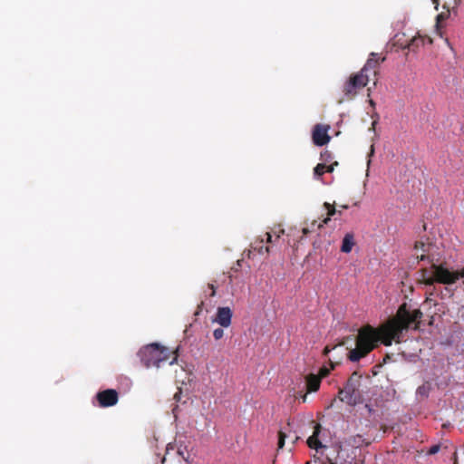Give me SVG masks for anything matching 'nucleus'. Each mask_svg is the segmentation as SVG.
Segmentation results:
<instances>
[{
	"label": "nucleus",
	"instance_id": "f03ea898",
	"mask_svg": "<svg viewBox=\"0 0 464 464\" xmlns=\"http://www.w3.org/2000/svg\"><path fill=\"white\" fill-rule=\"evenodd\" d=\"M138 355L143 365L147 368L152 366L160 367L161 362H167L169 359H171L169 364H173L178 359L177 353L171 352L156 343L142 347L139 351Z\"/></svg>",
	"mask_w": 464,
	"mask_h": 464
},
{
	"label": "nucleus",
	"instance_id": "ea45409f",
	"mask_svg": "<svg viewBox=\"0 0 464 464\" xmlns=\"http://www.w3.org/2000/svg\"><path fill=\"white\" fill-rule=\"evenodd\" d=\"M433 4L436 5V8H438L439 5V0H432Z\"/></svg>",
	"mask_w": 464,
	"mask_h": 464
},
{
	"label": "nucleus",
	"instance_id": "bb28decb",
	"mask_svg": "<svg viewBox=\"0 0 464 464\" xmlns=\"http://www.w3.org/2000/svg\"><path fill=\"white\" fill-rule=\"evenodd\" d=\"M329 373H330V369L324 366L319 370V374L317 376L321 377V379H322V378L326 377Z\"/></svg>",
	"mask_w": 464,
	"mask_h": 464
},
{
	"label": "nucleus",
	"instance_id": "4468645a",
	"mask_svg": "<svg viewBox=\"0 0 464 464\" xmlns=\"http://www.w3.org/2000/svg\"><path fill=\"white\" fill-rule=\"evenodd\" d=\"M251 247L258 254L269 253L270 246H265V238H258L251 244Z\"/></svg>",
	"mask_w": 464,
	"mask_h": 464
},
{
	"label": "nucleus",
	"instance_id": "5701e85b",
	"mask_svg": "<svg viewBox=\"0 0 464 464\" xmlns=\"http://www.w3.org/2000/svg\"><path fill=\"white\" fill-rule=\"evenodd\" d=\"M429 391H430L429 385L423 384L418 388L417 394L421 397H428Z\"/></svg>",
	"mask_w": 464,
	"mask_h": 464
},
{
	"label": "nucleus",
	"instance_id": "412c9836",
	"mask_svg": "<svg viewBox=\"0 0 464 464\" xmlns=\"http://www.w3.org/2000/svg\"><path fill=\"white\" fill-rule=\"evenodd\" d=\"M353 443L356 447H361L362 445L368 446L371 442L369 440L365 441V440L361 435H357L353 438Z\"/></svg>",
	"mask_w": 464,
	"mask_h": 464
},
{
	"label": "nucleus",
	"instance_id": "f704fd0d",
	"mask_svg": "<svg viewBox=\"0 0 464 464\" xmlns=\"http://www.w3.org/2000/svg\"><path fill=\"white\" fill-rule=\"evenodd\" d=\"M330 353V349L328 346H326L324 349V354L326 355Z\"/></svg>",
	"mask_w": 464,
	"mask_h": 464
},
{
	"label": "nucleus",
	"instance_id": "2eb2a0df",
	"mask_svg": "<svg viewBox=\"0 0 464 464\" xmlns=\"http://www.w3.org/2000/svg\"><path fill=\"white\" fill-rule=\"evenodd\" d=\"M414 248L416 250V255L418 258H420V260H425L426 258H428V256L424 253L428 251L429 246H427L425 243L416 242Z\"/></svg>",
	"mask_w": 464,
	"mask_h": 464
},
{
	"label": "nucleus",
	"instance_id": "473e14b6",
	"mask_svg": "<svg viewBox=\"0 0 464 464\" xmlns=\"http://www.w3.org/2000/svg\"><path fill=\"white\" fill-rule=\"evenodd\" d=\"M180 396H181V389H178V392L174 394V400L176 401H180Z\"/></svg>",
	"mask_w": 464,
	"mask_h": 464
},
{
	"label": "nucleus",
	"instance_id": "a211bd4d",
	"mask_svg": "<svg viewBox=\"0 0 464 464\" xmlns=\"http://www.w3.org/2000/svg\"><path fill=\"white\" fill-rule=\"evenodd\" d=\"M404 37H405L404 34H396L394 36V43H393V44L395 46H398V47L401 48V49H407L406 44L409 43V41L405 40Z\"/></svg>",
	"mask_w": 464,
	"mask_h": 464
},
{
	"label": "nucleus",
	"instance_id": "a878e982",
	"mask_svg": "<svg viewBox=\"0 0 464 464\" xmlns=\"http://www.w3.org/2000/svg\"><path fill=\"white\" fill-rule=\"evenodd\" d=\"M285 437H286V435L285 432L279 431V434H278V448L279 449H282L284 447Z\"/></svg>",
	"mask_w": 464,
	"mask_h": 464
},
{
	"label": "nucleus",
	"instance_id": "dca6fc26",
	"mask_svg": "<svg viewBox=\"0 0 464 464\" xmlns=\"http://www.w3.org/2000/svg\"><path fill=\"white\" fill-rule=\"evenodd\" d=\"M324 223H323V220H313L311 224L302 229L303 235L307 236L309 233L315 231L316 229H320Z\"/></svg>",
	"mask_w": 464,
	"mask_h": 464
},
{
	"label": "nucleus",
	"instance_id": "6ab92c4d",
	"mask_svg": "<svg viewBox=\"0 0 464 464\" xmlns=\"http://www.w3.org/2000/svg\"><path fill=\"white\" fill-rule=\"evenodd\" d=\"M420 273H421V278H420V282L426 285H430L428 283H427V280L429 278H432V270L430 271L429 269L427 268H423L420 270Z\"/></svg>",
	"mask_w": 464,
	"mask_h": 464
},
{
	"label": "nucleus",
	"instance_id": "2f4dec72",
	"mask_svg": "<svg viewBox=\"0 0 464 464\" xmlns=\"http://www.w3.org/2000/svg\"><path fill=\"white\" fill-rule=\"evenodd\" d=\"M439 450H440V446H438V445L432 446L430 449L429 453L430 454H435V453H437L439 451Z\"/></svg>",
	"mask_w": 464,
	"mask_h": 464
},
{
	"label": "nucleus",
	"instance_id": "423d86ee",
	"mask_svg": "<svg viewBox=\"0 0 464 464\" xmlns=\"http://www.w3.org/2000/svg\"><path fill=\"white\" fill-rule=\"evenodd\" d=\"M98 404L102 408H108L117 404L119 393L114 389H107L96 394Z\"/></svg>",
	"mask_w": 464,
	"mask_h": 464
},
{
	"label": "nucleus",
	"instance_id": "f3484780",
	"mask_svg": "<svg viewBox=\"0 0 464 464\" xmlns=\"http://www.w3.org/2000/svg\"><path fill=\"white\" fill-rule=\"evenodd\" d=\"M324 208L327 210V216L323 218V223L327 224L330 221L331 217L334 216L337 213V210L334 207V205H332L328 202H325L324 204ZM339 214H341V211H338Z\"/></svg>",
	"mask_w": 464,
	"mask_h": 464
},
{
	"label": "nucleus",
	"instance_id": "ddd939ff",
	"mask_svg": "<svg viewBox=\"0 0 464 464\" xmlns=\"http://www.w3.org/2000/svg\"><path fill=\"white\" fill-rule=\"evenodd\" d=\"M425 44V39L420 35L413 36L409 43L406 44V47L409 51L417 52L418 49Z\"/></svg>",
	"mask_w": 464,
	"mask_h": 464
},
{
	"label": "nucleus",
	"instance_id": "b1692460",
	"mask_svg": "<svg viewBox=\"0 0 464 464\" xmlns=\"http://www.w3.org/2000/svg\"><path fill=\"white\" fill-rule=\"evenodd\" d=\"M454 464H464V451L454 453Z\"/></svg>",
	"mask_w": 464,
	"mask_h": 464
},
{
	"label": "nucleus",
	"instance_id": "393cba45",
	"mask_svg": "<svg viewBox=\"0 0 464 464\" xmlns=\"http://www.w3.org/2000/svg\"><path fill=\"white\" fill-rule=\"evenodd\" d=\"M213 336L215 340H220L224 336V330L222 328H217L213 331Z\"/></svg>",
	"mask_w": 464,
	"mask_h": 464
},
{
	"label": "nucleus",
	"instance_id": "e433bc0d",
	"mask_svg": "<svg viewBox=\"0 0 464 464\" xmlns=\"http://www.w3.org/2000/svg\"><path fill=\"white\" fill-rule=\"evenodd\" d=\"M444 18V15L443 14H440L437 16V21L439 22L440 19H443Z\"/></svg>",
	"mask_w": 464,
	"mask_h": 464
},
{
	"label": "nucleus",
	"instance_id": "4be33fe9",
	"mask_svg": "<svg viewBox=\"0 0 464 464\" xmlns=\"http://www.w3.org/2000/svg\"><path fill=\"white\" fill-rule=\"evenodd\" d=\"M262 238H265V243L272 244L273 245V244L276 243L279 240L280 234L276 235L275 239H273L272 235L269 232H266V233H265V235L263 236Z\"/></svg>",
	"mask_w": 464,
	"mask_h": 464
},
{
	"label": "nucleus",
	"instance_id": "aec40b11",
	"mask_svg": "<svg viewBox=\"0 0 464 464\" xmlns=\"http://www.w3.org/2000/svg\"><path fill=\"white\" fill-rule=\"evenodd\" d=\"M326 165L324 164V163H318L314 169V173L316 177H321L324 174V172H326Z\"/></svg>",
	"mask_w": 464,
	"mask_h": 464
},
{
	"label": "nucleus",
	"instance_id": "c85d7f7f",
	"mask_svg": "<svg viewBox=\"0 0 464 464\" xmlns=\"http://www.w3.org/2000/svg\"><path fill=\"white\" fill-rule=\"evenodd\" d=\"M337 165H338V162L335 161L334 163H333V164H331L329 166H326V169H325L326 172H329V173L333 172L334 169V167L337 166Z\"/></svg>",
	"mask_w": 464,
	"mask_h": 464
},
{
	"label": "nucleus",
	"instance_id": "6e6552de",
	"mask_svg": "<svg viewBox=\"0 0 464 464\" xmlns=\"http://www.w3.org/2000/svg\"><path fill=\"white\" fill-rule=\"evenodd\" d=\"M232 315L233 313L229 307H218L212 322L218 324L224 328H227L231 325Z\"/></svg>",
	"mask_w": 464,
	"mask_h": 464
},
{
	"label": "nucleus",
	"instance_id": "c9c22d12",
	"mask_svg": "<svg viewBox=\"0 0 464 464\" xmlns=\"http://www.w3.org/2000/svg\"><path fill=\"white\" fill-rule=\"evenodd\" d=\"M306 398H307V394H306V393L303 394V395L301 396L302 401H303V402H305V401H306Z\"/></svg>",
	"mask_w": 464,
	"mask_h": 464
},
{
	"label": "nucleus",
	"instance_id": "7c9ffc66",
	"mask_svg": "<svg viewBox=\"0 0 464 464\" xmlns=\"http://www.w3.org/2000/svg\"><path fill=\"white\" fill-rule=\"evenodd\" d=\"M203 306H204V301H201L198 304V307H197V311L195 312V315H198L199 313L202 311L203 309Z\"/></svg>",
	"mask_w": 464,
	"mask_h": 464
},
{
	"label": "nucleus",
	"instance_id": "f257e3e1",
	"mask_svg": "<svg viewBox=\"0 0 464 464\" xmlns=\"http://www.w3.org/2000/svg\"><path fill=\"white\" fill-rule=\"evenodd\" d=\"M422 312L420 309L411 310L406 303L401 304L394 316L377 328L367 324L359 329L355 338V348L348 353L351 362H358L368 355L381 343L385 346L392 342L401 343L403 331L417 330L420 327Z\"/></svg>",
	"mask_w": 464,
	"mask_h": 464
},
{
	"label": "nucleus",
	"instance_id": "39448f33",
	"mask_svg": "<svg viewBox=\"0 0 464 464\" xmlns=\"http://www.w3.org/2000/svg\"><path fill=\"white\" fill-rule=\"evenodd\" d=\"M370 81V75L364 73L362 70L353 74L343 85V93L348 99L353 98L359 90L367 85Z\"/></svg>",
	"mask_w": 464,
	"mask_h": 464
},
{
	"label": "nucleus",
	"instance_id": "72a5a7b5",
	"mask_svg": "<svg viewBox=\"0 0 464 464\" xmlns=\"http://www.w3.org/2000/svg\"><path fill=\"white\" fill-rule=\"evenodd\" d=\"M178 409H179V407L177 405L172 409V411H173V414H174L175 418H177Z\"/></svg>",
	"mask_w": 464,
	"mask_h": 464
},
{
	"label": "nucleus",
	"instance_id": "4c0bfd02",
	"mask_svg": "<svg viewBox=\"0 0 464 464\" xmlns=\"http://www.w3.org/2000/svg\"><path fill=\"white\" fill-rule=\"evenodd\" d=\"M329 152L328 151H324V153H322V158L325 160H327V159L325 158V155H328Z\"/></svg>",
	"mask_w": 464,
	"mask_h": 464
},
{
	"label": "nucleus",
	"instance_id": "f8f14e48",
	"mask_svg": "<svg viewBox=\"0 0 464 464\" xmlns=\"http://www.w3.org/2000/svg\"><path fill=\"white\" fill-rule=\"evenodd\" d=\"M355 245L354 236L353 233H347L343 238L341 251L343 253H350Z\"/></svg>",
	"mask_w": 464,
	"mask_h": 464
},
{
	"label": "nucleus",
	"instance_id": "0eeeda50",
	"mask_svg": "<svg viewBox=\"0 0 464 464\" xmlns=\"http://www.w3.org/2000/svg\"><path fill=\"white\" fill-rule=\"evenodd\" d=\"M329 125L316 124L312 132L313 142L316 146H324L327 144L331 137L328 135Z\"/></svg>",
	"mask_w": 464,
	"mask_h": 464
},
{
	"label": "nucleus",
	"instance_id": "c756f323",
	"mask_svg": "<svg viewBox=\"0 0 464 464\" xmlns=\"http://www.w3.org/2000/svg\"><path fill=\"white\" fill-rule=\"evenodd\" d=\"M459 278L463 279L462 284L464 285V266L462 268H460L459 270H458V280Z\"/></svg>",
	"mask_w": 464,
	"mask_h": 464
},
{
	"label": "nucleus",
	"instance_id": "1a4fd4ad",
	"mask_svg": "<svg viewBox=\"0 0 464 464\" xmlns=\"http://www.w3.org/2000/svg\"><path fill=\"white\" fill-rule=\"evenodd\" d=\"M385 60H386V56H384V55L380 56V54L377 53H371L368 60L366 61V63L362 68V71L364 73H368V72L372 71L373 75L376 76L378 73V72H377L378 67Z\"/></svg>",
	"mask_w": 464,
	"mask_h": 464
},
{
	"label": "nucleus",
	"instance_id": "9b49d317",
	"mask_svg": "<svg viewBox=\"0 0 464 464\" xmlns=\"http://www.w3.org/2000/svg\"><path fill=\"white\" fill-rule=\"evenodd\" d=\"M320 431H321V425L320 424H316L314 426V430L313 435H311L307 439V444H308V446L311 449L318 450L319 448L323 447L321 441L318 439Z\"/></svg>",
	"mask_w": 464,
	"mask_h": 464
},
{
	"label": "nucleus",
	"instance_id": "cd10ccee",
	"mask_svg": "<svg viewBox=\"0 0 464 464\" xmlns=\"http://www.w3.org/2000/svg\"><path fill=\"white\" fill-rule=\"evenodd\" d=\"M208 288L210 290L209 296L213 297L216 295V286L214 284H208Z\"/></svg>",
	"mask_w": 464,
	"mask_h": 464
},
{
	"label": "nucleus",
	"instance_id": "a19ab883",
	"mask_svg": "<svg viewBox=\"0 0 464 464\" xmlns=\"http://www.w3.org/2000/svg\"><path fill=\"white\" fill-rule=\"evenodd\" d=\"M370 102H371V105H372V106L374 105V102L372 100L370 101Z\"/></svg>",
	"mask_w": 464,
	"mask_h": 464
},
{
	"label": "nucleus",
	"instance_id": "9d476101",
	"mask_svg": "<svg viewBox=\"0 0 464 464\" xmlns=\"http://www.w3.org/2000/svg\"><path fill=\"white\" fill-rule=\"evenodd\" d=\"M306 391L307 392H317L321 384V377L315 374L310 373L305 377Z\"/></svg>",
	"mask_w": 464,
	"mask_h": 464
},
{
	"label": "nucleus",
	"instance_id": "58836bf2",
	"mask_svg": "<svg viewBox=\"0 0 464 464\" xmlns=\"http://www.w3.org/2000/svg\"><path fill=\"white\" fill-rule=\"evenodd\" d=\"M377 124V121H373L372 123V128L371 130H374L375 129V125Z\"/></svg>",
	"mask_w": 464,
	"mask_h": 464
},
{
	"label": "nucleus",
	"instance_id": "20e7f679",
	"mask_svg": "<svg viewBox=\"0 0 464 464\" xmlns=\"http://www.w3.org/2000/svg\"><path fill=\"white\" fill-rule=\"evenodd\" d=\"M432 278H429L427 283L433 285L435 283L442 285H453L458 281V270L450 271L443 265H431Z\"/></svg>",
	"mask_w": 464,
	"mask_h": 464
},
{
	"label": "nucleus",
	"instance_id": "7ed1b4c3",
	"mask_svg": "<svg viewBox=\"0 0 464 464\" xmlns=\"http://www.w3.org/2000/svg\"><path fill=\"white\" fill-rule=\"evenodd\" d=\"M361 379L362 375L357 372L351 374L345 386L343 389H340L338 392L340 401L352 406L362 402L363 397L360 390Z\"/></svg>",
	"mask_w": 464,
	"mask_h": 464
}]
</instances>
